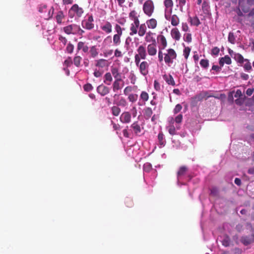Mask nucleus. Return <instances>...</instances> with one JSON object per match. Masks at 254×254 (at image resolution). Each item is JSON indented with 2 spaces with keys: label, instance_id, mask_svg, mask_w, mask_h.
<instances>
[{
  "label": "nucleus",
  "instance_id": "nucleus-1",
  "mask_svg": "<svg viewBox=\"0 0 254 254\" xmlns=\"http://www.w3.org/2000/svg\"><path fill=\"white\" fill-rule=\"evenodd\" d=\"M63 31L67 35H78L82 36L85 31L82 29L80 26L76 24H69L63 28Z\"/></svg>",
  "mask_w": 254,
  "mask_h": 254
},
{
  "label": "nucleus",
  "instance_id": "nucleus-2",
  "mask_svg": "<svg viewBox=\"0 0 254 254\" xmlns=\"http://www.w3.org/2000/svg\"><path fill=\"white\" fill-rule=\"evenodd\" d=\"M177 58V53L175 51L171 48L166 50V53H164V62L166 64L170 66L174 63V60Z\"/></svg>",
  "mask_w": 254,
  "mask_h": 254
},
{
  "label": "nucleus",
  "instance_id": "nucleus-3",
  "mask_svg": "<svg viewBox=\"0 0 254 254\" xmlns=\"http://www.w3.org/2000/svg\"><path fill=\"white\" fill-rule=\"evenodd\" d=\"M137 53L134 56L135 64H139L141 60H145L147 57V52L145 47L142 45H140L137 49Z\"/></svg>",
  "mask_w": 254,
  "mask_h": 254
},
{
  "label": "nucleus",
  "instance_id": "nucleus-4",
  "mask_svg": "<svg viewBox=\"0 0 254 254\" xmlns=\"http://www.w3.org/2000/svg\"><path fill=\"white\" fill-rule=\"evenodd\" d=\"M143 11L145 15L151 17L154 11V4L152 0H147L143 5Z\"/></svg>",
  "mask_w": 254,
  "mask_h": 254
},
{
  "label": "nucleus",
  "instance_id": "nucleus-5",
  "mask_svg": "<svg viewBox=\"0 0 254 254\" xmlns=\"http://www.w3.org/2000/svg\"><path fill=\"white\" fill-rule=\"evenodd\" d=\"M83 12L84 10L82 7H79L77 4H74L69 9L68 15L70 18H73L75 15L80 17L82 16Z\"/></svg>",
  "mask_w": 254,
  "mask_h": 254
},
{
  "label": "nucleus",
  "instance_id": "nucleus-6",
  "mask_svg": "<svg viewBox=\"0 0 254 254\" xmlns=\"http://www.w3.org/2000/svg\"><path fill=\"white\" fill-rule=\"evenodd\" d=\"M138 67L140 73L143 76H146L149 73V64L145 61L140 62L139 64H136Z\"/></svg>",
  "mask_w": 254,
  "mask_h": 254
},
{
  "label": "nucleus",
  "instance_id": "nucleus-7",
  "mask_svg": "<svg viewBox=\"0 0 254 254\" xmlns=\"http://www.w3.org/2000/svg\"><path fill=\"white\" fill-rule=\"evenodd\" d=\"M110 65V63L107 60L100 59L95 61V65L99 69L107 68Z\"/></svg>",
  "mask_w": 254,
  "mask_h": 254
},
{
  "label": "nucleus",
  "instance_id": "nucleus-8",
  "mask_svg": "<svg viewBox=\"0 0 254 254\" xmlns=\"http://www.w3.org/2000/svg\"><path fill=\"white\" fill-rule=\"evenodd\" d=\"M146 52L150 56H155L157 52L156 43L148 44L147 47Z\"/></svg>",
  "mask_w": 254,
  "mask_h": 254
},
{
  "label": "nucleus",
  "instance_id": "nucleus-9",
  "mask_svg": "<svg viewBox=\"0 0 254 254\" xmlns=\"http://www.w3.org/2000/svg\"><path fill=\"white\" fill-rule=\"evenodd\" d=\"M139 21H133V22L130 24L129 32V35L130 36H133L137 33V30L139 26Z\"/></svg>",
  "mask_w": 254,
  "mask_h": 254
},
{
  "label": "nucleus",
  "instance_id": "nucleus-10",
  "mask_svg": "<svg viewBox=\"0 0 254 254\" xmlns=\"http://www.w3.org/2000/svg\"><path fill=\"white\" fill-rule=\"evenodd\" d=\"M120 119L123 123H129L131 121V115L129 112H125L122 113Z\"/></svg>",
  "mask_w": 254,
  "mask_h": 254
},
{
  "label": "nucleus",
  "instance_id": "nucleus-11",
  "mask_svg": "<svg viewBox=\"0 0 254 254\" xmlns=\"http://www.w3.org/2000/svg\"><path fill=\"white\" fill-rule=\"evenodd\" d=\"M111 74L113 75L115 80L122 79L121 73L120 72L119 69L115 66H112L111 68Z\"/></svg>",
  "mask_w": 254,
  "mask_h": 254
},
{
  "label": "nucleus",
  "instance_id": "nucleus-12",
  "mask_svg": "<svg viewBox=\"0 0 254 254\" xmlns=\"http://www.w3.org/2000/svg\"><path fill=\"white\" fill-rule=\"evenodd\" d=\"M145 34L146 35L145 37V40L146 42H151L152 43H156L155 38L154 37V35H155V33L150 31H149L148 32H146Z\"/></svg>",
  "mask_w": 254,
  "mask_h": 254
},
{
  "label": "nucleus",
  "instance_id": "nucleus-13",
  "mask_svg": "<svg viewBox=\"0 0 254 254\" xmlns=\"http://www.w3.org/2000/svg\"><path fill=\"white\" fill-rule=\"evenodd\" d=\"M97 91L101 95H106L109 93V88L102 84L97 87Z\"/></svg>",
  "mask_w": 254,
  "mask_h": 254
},
{
  "label": "nucleus",
  "instance_id": "nucleus-14",
  "mask_svg": "<svg viewBox=\"0 0 254 254\" xmlns=\"http://www.w3.org/2000/svg\"><path fill=\"white\" fill-rule=\"evenodd\" d=\"M101 28L107 34L111 33L112 31V24L109 21H106L104 25L101 26Z\"/></svg>",
  "mask_w": 254,
  "mask_h": 254
},
{
  "label": "nucleus",
  "instance_id": "nucleus-15",
  "mask_svg": "<svg viewBox=\"0 0 254 254\" xmlns=\"http://www.w3.org/2000/svg\"><path fill=\"white\" fill-rule=\"evenodd\" d=\"M80 50H82L84 53H87L89 50V47L85 42L80 41L77 43V51L79 52Z\"/></svg>",
  "mask_w": 254,
  "mask_h": 254
},
{
  "label": "nucleus",
  "instance_id": "nucleus-16",
  "mask_svg": "<svg viewBox=\"0 0 254 254\" xmlns=\"http://www.w3.org/2000/svg\"><path fill=\"white\" fill-rule=\"evenodd\" d=\"M147 27L149 29H154L157 27V21L155 18H151L146 21Z\"/></svg>",
  "mask_w": 254,
  "mask_h": 254
},
{
  "label": "nucleus",
  "instance_id": "nucleus-17",
  "mask_svg": "<svg viewBox=\"0 0 254 254\" xmlns=\"http://www.w3.org/2000/svg\"><path fill=\"white\" fill-rule=\"evenodd\" d=\"M163 78L169 85H171L172 86L175 85V81L173 76L171 74H165L163 75Z\"/></svg>",
  "mask_w": 254,
  "mask_h": 254
},
{
  "label": "nucleus",
  "instance_id": "nucleus-18",
  "mask_svg": "<svg viewBox=\"0 0 254 254\" xmlns=\"http://www.w3.org/2000/svg\"><path fill=\"white\" fill-rule=\"evenodd\" d=\"M165 17L167 19L171 21V24L174 26H177L180 23V19L176 14L172 15L169 19H168L166 16H165Z\"/></svg>",
  "mask_w": 254,
  "mask_h": 254
},
{
  "label": "nucleus",
  "instance_id": "nucleus-19",
  "mask_svg": "<svg viewBox=\"0 0 254 254\" xmlns=\"http://www.w3.org/2000/svg\"><path fill=\"white\" fill-rule=\"evenodd\" d=\"M171 34L172 38L177 41H179L181 38V34L177 28L172 29Z\"/></svg>",
  "mask_w": 254,
  "mask_h": 254
},
{
  "label": "nucleus",
  "instance_id": "nucleus-20",
  "mask_svg": "<svg viewBox=\"0 0 254 254\" xmlns=\"http://www.w3.org/2000/svg\"><path fill=\"white\" fill-rule=\"evenodd\" d=\"M188 171V167L186 166H182L180 167L177 172V177L180 178L184 176Z\"/></svg>",
  "mask_w": 254,
  "mask_h": 254
},
{
  "label": "nucleus",
  "instance_id": "nucleus-21",
  "mask_svg": "<svg viewBox=\"0 0 254 254\" xmlns=\"http://www.w3.org/2000/svg\"><path fill=\"white\" fill-rule=\"evenodd\" d=\"M138 31L137 30V33L139 36L143 37L146 33V26L145 23L139 24L138 27Z\"/></svg>",
  "mask_w": 254,
  "mask_h": 254
},
{
  "label": "nucleus",
  "instance_id": "nucleus-22",
  "mask_svg": "<svg viewBox=\"0 0 254 254\" xmlns=\"http://www.w3.org/2000/svg\"><path fill=\"white\" fill-rule=\"evenodd\" d=\"M82 27L85 29L90 30L94 28V24L92 22H89L86 20H82L81 22Z\"/></svg>",
  "mask_w": 254,
  "mask_h": 254
},
{
  "label": "nucleus",
  "instance_id": "nucleus-23",
  "mask_svg": "<svg viewBox=\"0 0 254 254\" xmlns=\"http://www.w3.org/2000/svg\"><path fill=\"white\" fill-rule=\"evenodd\" d=\"M112 80L113 78L111 72L106 73L104 77V82L105 84L110 85L111 84Z\"/></svg>",
  "mask_w": 254,
  "mask_h": 254
},
{
  "label": "nucleus",
  "instance_id": "nucleus-24",
  "mask_svg": "<svg viewBox=\"0 0 254 254\" xmlns=\"http://www.w3.org/2000/svg\"><path fill=\"white\" fill-rule=\"evenodd\" d=\"M64 17H65V16L63 12L61 10L59 11L57 13V14L56 16V19L57 22L59 24H62V21L63 19H64Z\"/></svg>",
  "mask_w": 254,
  "mask_h": 254
},
{
  "label": "nucleus",
  "instance_id": "nucleus-25",
  "mask_svg": "<svg viewBox=\"0 0 254 254\" xmlns=\"http://www.w3.org/2000/svg\"><path fill=\"white\" fill-rule=\"evenodd\" d=\"M158 38L160 39V42L161 46V47L159 48V49H164L167 46V42L166 38L163 35H160Z\"/></svg>",
  "mask_w": 254,
  "mask_h": 254
},
{
  "label": "nucleus",
  "instance_id": "nucleus-26",
  "mask_svg": "<svg viewBox=\"0 0 254 254\" xmlns=\"http://www.w3.org/2000/svg\"><path fill=\"white\" fill-rule=\"evenodd\" d=\"M131 127L132 128L134 133L136 135H138L141 132V127L137 122H134L131 125Z\"/></svg>",
  "mask_w": 254,
  "mask_h": 254
},
{
  "label": "nucleus",
  "instance_id": "nucleus-27",
  "mask_svg": "<svg viewBox=\"0 0 254 254\" xmlns=\"http://www.w3.org/2000/svg\"><path fill=\"white\" fill-rule=\"evenodd\" d=\"M82 61V57L80 56L75 55L73 60V63L74 65L77 67L81 66V62Z\"/></svg>",
  "mask_w": 254,
  "mask_h": 254
},
{
  "label": "nucleus",
  "instance_id": "nucleus-28",
  "mask_svg": "<svg viewBox=\"0 0 254 254\" xmlns=\"http://www.w3.org/2000/svg\"><path fill=\"white\" fill-rule=\"evenodd\" d=\"M129 17L133 21H139L138 16L137 15V12L134 10L129 12Z\"/></svg>",
  "mask_w": 254,
  "mask_h": 254
},
{
  "label": "nucleus",
  "instance_id": "nucleus-29",
  "mask_svg": "<svg viewBox=\"0 0 254 254\" xmlns=\"http://www.w3.org/2000/svg\"><path fill=\"white\" fill-rule=\"evenodd\" d=\"M153 114L151 108L148 107L144 109V116L146 120H148Z\"/></svg>",
  "mask_w": 254,
  "mask_h": 254
},
{
  "label": "nucleus",
  "instance_id": "nucleus-30",
  "mask_svg": "<svg viewBox=\"0 0 254 254\" xmlns=\"http://www.w3.org/2000/svg\"><path fill=\"white\" fill-rule=\"evenodd\" d=\"M122 35H118V34H115L113 36V43L114 45L115 46H119L120 45L121 43V37Z\"/></svg>",
  "mask_w": 254,
  "mask_h": 254
},
{
  "label": "nucleus",
  "instance_id": "nucleus-31",
  "mask_svg": "<svg viewBox=\"0 0 254 254\" xmlns=\"http://www.w3.org/2000/svg\"><path fill=\"white\" fill-rule=\"evenodd\" d=\"M89 52L91 57L93 58H96L98 55V51L95 46H93L90 48Z\"/></svg>",
  "mask_w": 254,
  "mask_h": 254
},
{
  "label": "nucleus",
  "instance_id": "nucleus-32",
  "mask_svg": "<svg viewBox=\"0 0 254 254\" xmlns=\"http://www.w3.org/2000/svg\"><path fill=\"white\" fill-rule=\"evenodd\" d=\"M122 81V79H117L115 80L113 84V89L114 91H116L121 88L120 82Z\"/></svg>",
  "mask_w": 254,
  "mask_h": 254
},
{
  "label": "nucleus",
  "instance_id": "nucleus-33",
  "mask_svg": "<svg viewBox=\"0 0 254 254\" xmlns=\"http://www.w3.org/2000/svg\"><path fill=\"white\" fill-rule=\"evenodd\" d=\"M158 139L159 141V143L161 146H163L165 145L166 141L164 138V134L162 132H160L159 133L158 135Z\"/></svg>",
  "mask_w": 254,
  "mask_h": 254
},
{
  "label": "nucleus",
  "instance_id": "nucleus-34",
  "mask_svg": "<svg viewBox=\"0 0 254 254\" xmlns=\"http://www.w3.org/2000/svg\"><path fill=\"white\" fill-rule=\"evenodd\" d=\"M190 22L191 25L197 26L200 23V21L197 16H195L193 17H190Z\"/></svg>",
  "mask_w": 254,
  "mask_h": 254
},
{
  "label": "nucleus",
  "instance_id": "nucleus-35",
  "mask_svg": "<svg viewBox=\"0 0 254 254\" xmlns=\"http://www.w3.org/2000/svg\"><path fill=\"white\" fill-rule=\"evenodd\" d=\"M112 113L115 116H118L119 115L121 112V109L118 106H113L111 108Z\"/></svg>",
  "mask_w": 254,
  "mask_h": 254
},
{
  "label": "nucleus",
  "instance_id": "nucleus-36",
  "mask_svg": "<svg viewBox=\"0 0 254 254\" xmlns=\"http://www.w3.org/2000/svg\"><path fill=\"white\" fill-rule=\"evenodd\" d=\"M233 58L239 63H243L245 60L244 59L243 57L239 54H234Z\"/></svg>",
  "mask_w": 254,
  "mask_h": 254
},
{
  "label": "nucleus",
  "instance_id": "nucleus-37",
  "mask_svg": "<svg viewBox=\"0 0 254 254\" xmlns=\"http://www.w3.org/2000/svg\"><path fill=\"white\" fill-rule=\"evenodd\" d=\"M210 195L214 197H217L219 195V190L216 187H212L210 189Z\"/></svg>",
  "mask_w": 254,
  "mask_h": 254
},
{
  "label": "nucleus",
  "instance_id": "nucleus-38",
  "mask_svg": "<svg viewBox=\"0 0 254 254\" xmlns=\"http://www.w3.org/2000/svg\"><path fill=\"white\" fill-rule=\"evenodd\" d=\"M74 48V45L72 44L69 43L66 47V52L67 53L71 54L73 53Z\"/></svg>",
  "mask_w": 254,
  "mask_h": 254
},
{
  "label": "nucleus",
  "instance_id": "nucleus-39",
  "mask_svg": "<svg viewBox=\"0 0 254 254\" xmlns=\"http://www.w3.org/2000/svg\"><path fill=\"white\" fill-rule=\"evenodd\" d=\"M246 100V96H239V98L236 99L235 102L238 105H242L244 103Z\"/></svg>",
  "mask_w": 254,
  "mask_h": 254
},
{
  "label": "nucleus",
  "instance_id": "nucleus-40",
  "mask_svg": "<svg viewBox=\"0 0 254 254\" xmlns=\"http://www.w3.org/2000/svg\"><path fill=\"white\" fill-rule=\"evenodd\" d=\"M123 29H124L122 28L119 24H116L115 26V30L116 32V34L122 35Z\"/></svg>",
  "mask_w": 254,
  "mask_h": 254
},
{
  "label": "nucleus",
  "instance_id": "nucleus-41",
  "mask_svg": "<svg viewBox=\"0 0 254 254\" xmlns=\"http://www.w3.org/2000/svg\"><path fill=\"white\" fill-rule=\"evenodd\" d=\"M152 169V165L148 162L145 163L143 165V170L146 172H149Z\"/></svg>",
  "mask_w": 254,
  "mask_h": 254
},
{
  "label": "nucleus",
  "instance_id": "nucleus-42",
  "mask_svg": "<svg viewBox=\"0 0 254 254\" xmlns=\"http://www.w3.org/2000/svg\"><path fill=\"white\" fill-rule=\"evenodd\" d=\"M191 105L194 107L196 106L197 102L200 101L201 99H199V96H194L191 99Z\"/></svg>",
  "mask_w": 254,
  "mask_h": 254
},
{
  "label": "nucleus",
  "instance_id": "nucleus-43",
  "mask_svg": "<svg viewBox=\"0 0 254 254\" xmlns=\"http://www.w3.org/2000/svg\"><path fill=\"white\" fill-rule=\"evenodd\" d=\"M183 120V115L182 114H179L175 118L174 120L173 118H172L171 122H173L175 121L177 124H180L182 122Z\"/></svg>",
  "mask_w": 254,
  "mask_h": 254
},
{
  "label": "nucleus",
  "instance_id": "nucleus-44",
  "mask_svg": "<svg viewBox=\"0 0 254 254\" xmlns=\"http://www.w3.org/2000/svg\"><path fill=\"white\" fill-rule=\"evenodd\" d=\"M164 3L166 8H172L173 6V2L172 0H165Z\"/></svg>",
  "mask_w": 254,
  "mask_h": 254
},
{
  "label": "nucleus",
  "instance_id": "nucleus-45",
  "mask_svg": "<svg viewBox=\"0 0 254 254\" xmlns=\"http://www.w3.org/2000/svg\"><path fill=\"white\" fill-rule=\"evenodd\" d=\"M245 61L246 62V63L244 65V67L245 70L247 71H249L252 69V66L251 64V63L249 62L248 60L245 59Z\"/></svg>",
  "mask_w": 254,
  "mask_h": 254
},
{
  "label": "nucleus",
  "instance_id": "nucleus-46",
  "mask_svg": "<svg viewBox=\"0 0 254 254\" xmlns=\"http://www.w3.org/2000/svg\"><path fill=\"white\" fill-rule=\"evenodd\" d=\"M83 88L84 90L87 92H90L93 89V86L90 83L85 84Z\"/></svg>",
  "mask_w": 254,
  "mask_h": 254
},
{
  "label": "nucleus",
  "instance_id": "nucleus-47",
  "mask_svg": "<svg viewBox=\"0 0 254 254\" xmlns=\"http://www.w3.org/2000/svg\"><path fill=\"white\" fill-rule=\"evenodd\" d=\"M200 65L204 68H206L208 66L209 63L207 60L202 59L200 62Z\"/></svg>",
  "mask_w": 254,
  "mask_h": 254
},
{
  "label": "nucleus",
  "instance_id": "nucleus-48",
  "mask_svg": "<svg viewBox=\"0 0 254 254\" xmlns=\"http://www.w3.org/2000/svg\"><path fill=\"white\" fill-rule=\"evenodd\" d=\"M103 71H102L101 70V69H95L94 71V73H93V74H94V76L96 77H101L103 73Z\"/></svg>",
  "mask_w": 254,
  "mask_h": 254
},
{
  "label": "nucleus",
  "instance_id": "nucleus-49",
  "mask_svg": "<svg viewBox=\"0 0 254 254\" xmlns=\"http://www.w3.org/2000/svg\"><path fill=\"white\" fill-rule=\"evenodd\" d=\"M190 52V49L189 47H185L184 50V56L186 59H187Z\"/></svg>",
  "mask_w": 254,
  "mask_h": 254
},
{
  "label": "nucleus",
  "instance_id": "nucleus-50",
  "mask_svg": "<svg viewBox=\"0 0 254 254\" xmlns=\"http://www.w3.org/2000/svg\"><path fill=\"white\" fill-rule=\"evenodd\" d=\"M168 131L172 135L176 134V128L173 125L170 126L168 127Z\"/></svg>",
  "mask_w": 254,
  "mask_h": 254
},
{
  "label": "nucleus",
  "instance_id": "nucleus-51",
  "mask_svg": "<svg viewBox=\"0 0 254 254\" xmlns=\"http://www.w3.org/2000/svg\"><path fill=\"white\" fill-rule=\"evenodd\" d=\"M179 3L178 6L180 7V10L182 12L183 11V6L185 5L186 0H178Z\"/></svg>",
  "mask_w": 254,
  "mask_h": 254
},
{
  "label": "nucleus",
  "instance_id": "nucleus-52",
  "mask_svg": "<svg viewBox=\"0 0 254 254\" xmlns=\"http://www.w3.org/2000/svg\"><path fill=\"white\" fill-rule=\"evenodd\" d=\"M220 52V49L217 47L212 48L211 50V54L214 56H218Z\"/></svg>",
  "mask_w": 254,
  "mask_h": 254
},
{
  "label": "nucleus",
  "instance_id": "nucleus-53",
  "mask_svg": "<svg viewBox=\"0 0 254 254\" xmlns=\"http://www.w3.org/2000/svg\"><path fill=\"white\" fill-rule=\"evenodd\" d=\"M164 56V53H163L162 50L159 49L158 52V60L160 62H162L163 61Z\"/></svg>",
  "mask_w": 254,
  "mask_h": 254
},
{
  "label": "nucleus",
  "instance_id": "nucleus-54",
  "mask_svg": "<svg viewBox=\"0 0 254 254\" xmlns=\"http://www.w3.org/2000/svg\"><path fill=\"white\" fill-rule=\"evenodd\" d=\"M182 109V106H181V105H180L179 104L176 105V106H175V107L174 109V111H173L174 113V114L178 113L179 112L181 111Z\"/></svg>",
  "mask_w": 254,
  "mask_h": 254
},
{
  "label": "nucleus",
  "instance_id": "nucleus-55",
  "mask_svg": "<svg viewBox=\"0 0 254 254\" xmlns=\"http://www.w3.org/2000/svg\"><path fill=\"white\" fill-rule=\"evenodd\" d=\"M230 243V239L227 236H223V245L224 246H229Z\"/></svg>",
  "mask_w": 254,
  "mask_h": 254
},
{
  "label": "nucleus",
  "instance_id": "nucleus-56",
  "mask_svg": "<svg viewBox=\"0 0 254 254\" xmlns=\"http://www.w3.org/2000/svg\"><path fill=\"white\" fill-rule=\"evenodd\" d=\"M59 41L62 42L64 45H65L67 42V39L62 35H60L59 37Z\"/></svg>",
  "mask_w": 254,
  "mask_h": 254
},
{
  "label": "nucleus",
  "instance_id": "nucleus-57",
  "mask_svg": "<svg viewBox=\"0 0 254 254\" xmlns=\"http://www.w3.org/2000/svg\"><path fill=\"white\" fill-rule=\"evenodd\" d=\"M72 64V61L70 57H68L67 59L64 61V65L66 67H68L71 65Z\"/></svg>",
  "mask_w": 254,
  "mask_h": 254
},
{
  "label": "nucleus",
  "instance_id": "nucleus-58",
  "mask_svg": "<svg viewBox=\"0 0 254 254\" xmlns=\"http://www.w3.org/2000/svg\"><path fill=\"white\" fill-rule=\"evenodd\" d=\"M228 41L232 44L235 43V39L233 33H229L228 36Z\"/></svg>",
  "mask_w": 254,
  "mask_h": 254
},
{
  "label": "nucleus",
  "instance_id": "nucleus-59",
  "mask_svg": "<svg viewBox=\"0 0 254 254\" xmlns=\"http://www.w3.org/2000/svg\"><path fill=\"white\" fill-rule=\"evenodd\" d=\"M226 63L228 64H229L231 63V58L228 56H225L224 58H223V64L224 63Z\"/></svg>",
  "mask_w": 254,
  "mask_h": 254
},
{
  "label": "nucleus",
  "instance_id": "nucleus-60",
  "mask_svg": "<svg viewBox=\"0 0 254 254\" xmlns=\"http://www.w3.org/2000/svg\"><path fill=\"white\" fill-rule=\"evenodd\" d=\"M185 41L190 43L191 41V35L190 33H188L185 35Z\"/></svg>",
  "mask_w": 254,
  "mask_h": 254
},
{
  "label": "nucleus",
  "instance_id": "nucleus-61",
  "mask_svg": "<svg viewBox=\"0 0 254 254\" xmlns=\"http://www.w3.org/2000/svg\"><path fill=\"white\" fill-rule=\"evenodd\" d=\"M182 30L187 32L189 30V27L187 23H182Z\"/></svg>",
  "mask_w": 254,
  "mask_h": 254
},
{
  "label": "nucleus",
  "instance_id": "nucleus-62",
  "mask_svg": "<svg viewBox=\"0 0 254 254\" xmlns=\"http://www.w3.org/2000/svg\"><path fill=\"white\" fill-rule=\"evenodd\" d=\"M126 203L127 207H131L132 205V201L130 198H127L126 200Z\"/></svg>",
  "mask_w": 254,
  "mask_h": 254
},
{
  "label": "nucleus",
  "instance_id": "nucleus-63",
  "mask_svg": "<svg viewBox=\"0 0 254 254\" xmlns=\"http://www.w3.org/2000/svg\"><path fill=\"white\" fill-rule=\"evenodd\" d=\"M115 56L116 57H121L122 56V54L121 51L119 50L118 49H116L115 51Z\"/></svg>",
  "mask_w": 254,
  "mask_h": 254
},
{
  "label": "nucleus",
  "instance_id": "nucleus-64",
  "mask_svg": "<svg viewBox=\"0 0 254 254\" xmlns=\"http://www.w3.org/2000/svg\"><path fill=\"white\" fill-rule=\"evenodd\" d=\"M254 89L253 88H248L246 91V94L247 95H252L254 93Z\"/></svg>",
  "mask_w": 254,
  "mask_h": 254
}]
</instances>
